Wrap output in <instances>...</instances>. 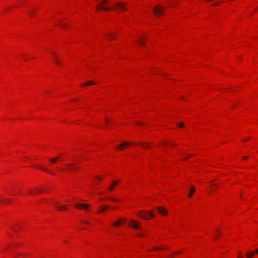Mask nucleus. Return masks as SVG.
I'll return each instance as SVG.
<instances>
[{"mask_svg": "<svg viewBox=\"0 0 258 258\" xmlns=\"http://www.w3.org/2000/svg\"><path fill=\"white\" fill-rule=\"evenodd\" d=\"M100 2V4L96 6V9L98 11H109L112 9L109 7H106L104 5L106 4L108 0H97Z\"/></svg>", "mask_w": 258, "mask_h": 258, "instance_id": "obj_1", "label": "nucleus"}, {"mask_svg": "<svg viewBox=\"0 0 258 258\" xmlns=\"http://www.w3.org/2000/svg\"><path fill=\"white\" fill-rule=\"evenodd\" d=\"M139 216L145 220L149 219V216H150L151 217H154V215L153 213V211H150V212H145V211H141L139 212Z\"/></svg>", "mask_w": 258, "mask_h": 258, "instance_id": "obj_2", "label": "nucleus"}, {"mask_svg": "<svg viewBox=\"0 0 258 258\" xmlns=\"http://www.w3.org/2000/svg\"><path fill=\"white\" fill-rule=\"evenodd\" d=\"M115 7L116 8L115 10L116 11H118L119 10H125L126 9V7L125 6V4L123 3L120 2H116L115 5Z\"/></svg>", "mask_w": 258, "mask_h": 258, "instance_id": "obj_3", "label": "nucleus"}, {"mask_svg": "<svg viewBox=\"0 0 258 258\" xmlns=\"http://www.w3.org/2000/svg\"><path fill=\"white\" fill-rule=\"evenodd\" d=\"M164 8L161 6H157L154 9V12L157 16L162 14L164 13Z\"/></svg>", "mask_w": 258, "mask_h": 258, "instance_id": "obj_4", "label": "nucleus"}, {"mask_svg": "<svg viewBox=\"0 0 258 258\" xmlns=\"http://www.w3.org/2000/svg\"><path fill=\"white\" fill-rule=\"evenodd\" d=\"M130 225L135 229H141V224L136 220H132L130 221Z\"/></svg>", "mask_w": 258, "mask_h": 258, "instance_id": "obj_5", "label": "nucleus"}, {"mask_svg": "<svg viewBox=\"0 0 258 258\" xmlns=\"http://www.w3.org/2000/svg\"><path fill=\"white\" fill-rule=\"evenodd\" d=\"M54 205L55 206V208L58 211H61L63 210H67V207L65 205H59L57 203L54 202Z\"/></svg>", "mask_w": 258, "mask_h": 258, "instance_id": "obj_6", "label": "nucleus"}, {"mask_svg": "<svg viewBox=\"0 0 258 258\" xmlns=\"http://www.w3.org/2000/svg\"><path fill=\"white\" fill-rule=\"evenodd\" d=\"M51 54L52 56L53 60L54 63L58 66H61V62H60L59 59H58V57L57 55V54H56L55 53H53V52H51Z\"/></svg>", "mask_w": 258, "mask_h": 258, "instance_id": "obj_7", "label": "nucleus"}, {"mask_svg": "<svg viewBox=\"0 0 258 258\" xmlns=\"http://www.w3.org/2000/svg\"><path fill=\"white\" fill-rule=\"evenodd\" d=\"M75 207L79 209L87 210L88 208L89 207V205L84 204L77 203L75 205Z\"/></svg>", "mask_w": 258, "mask_h": 258, "instance_id": "obj_8", "label": "nucleus"}, {"mask_svg": "<svg viewBox=\"0 0 258 258\" xmlns=\"http://www.w3.org/2000/svg\"><path fill=\"white\" fill-rule=\"evenodd\" d=\"M157 209L158 212L163 216H166L168 214L167 210L162 207H158Z\"/></svg>", "mask_w": 258, "mask_h": 258, "instance_id": "obj_9", "label": "nucleus"}, {"mask_svg": "<svg viewBox=\"0 0 258 258\" xmlns=\"http://www.w3.org/2000/svg\"><path fill=\"white\" fill-rule=\"evenodd\" d=\"M42 190L41 189H38L37 188H32L30 191H29V194L30 195H34L35 193H40Z\"/></svg>", "mask_w": 258, "mask_h": 258, "instance_id": "obj_10", "label": "nucleus"}, {"mask_svg": "<svg viewBox=\"0 0 258 258\" xmlns=\"http://www.w3.org/2000/svg\"><path fill=\"white\" fill-rule=\"evenodd\" d=\"M118 183V181L117 180L114 181L112 184L110 185V186L108 188V190L110 191H111L113 190L114 187L115 185H116Z\"/></svg>", "mask_w": 258, "mask_h": 258, "instance_id": "obj_11", "label": "nucleus"}, {"mask_svg": "<svg viewBox=\"0 0 258 258\" xmlns=\"http://www.w3.org/2000/svg\"><path fill=\"white\" fill-rule=\"evenodd\" d=\"M106 37L109 39H114L115 35L113 34L111 32H109L108 34H105Z\"/></svg>", "mask_w": 258, "mask_h": 258, "instance_id": "obj_12", "label": "nucleus"}, {"mask_svg": "<svg viewBox=\"0 0 258 258\" xmlns=\"http://www.w3.org/2000/svg\"><path fill=\"white\" fill-rule=\"evenodd\" d=\"M109 208V206L106 205H102L100 207V209L98 210V212L101 213L103 212L106 209Z\"/></svg>", "mask_w": 258, "mask_h": 258, "instance_id": "obj_13", "label": "nucleus"}, {"mask_svg": "<svg viewBox=\"0 0 258 258\" xmlns=\"http://www.w3.org/2000/svg\"><path fill=\"white\" fill-rule=\"evenodd\" d=\"M130 145H131V144L130 143L125 142H124L122 145L118 146V148L120 150H123L124 146H128Z\"/></svg>", "mask_w": 258, "mask_h": 258, "instance_id": "obj_14", "label": "nucleus"}, {"mask_svg": "<svg viewBox=\"0 0 258 258\" xmlns=\"http://www.w3.org/2000/svg\"><path fill=\"white\" fill-rule=\"evenodd\" d=\"M59 157H54V158H50L49 159V161L51 163H55L56 161L58 160Z\"/></svg>", "mask_w": 258, "mask_h": 258, "instance_id": "obj_15", "label": "nucleus"}, {"mask_svg": "<svg viewBox=\"0 0 258 258\" xmlns=\"http://www.w3.org/2000/svg\"><path fill=\"white\" fill-rule=\"evenodd\" d=\"M195 188L194 186H192L190 189V192L188 195L189 197L191 198L192 197L193 194L195 192Z\"/></svg>", "mask_w": 258, "mask_h": 258, "instance_id": "obj_16", "label": "nucleus"}, {"mask_svg": "<svg viewBox=\"0 0 258 258\" xmlns=\"http://www.w3.org/2000/svg\"><path fill=\"white\" fill-rule=\"evenodd\" d=\"M95 83L92 82V81H89V82H87L85 83H84V84H82V86H88V85H93Z\"/></svg>", "mask_w": 258, "mask_h": 258, "instance_id": "obj_17", "label": "nucleus"}, {"mask_svg": "<svg viewBox=\"0 0 258 258\" xmlns=\"http://www.w3.org/2000/svg\"><path fill=\"white\" fill-rule=\"evenodd\" d=\"M254 254V252L253 251H250L249 253H247L246 254V256L247 258H252Z\"/></svg>", "mask_w": 258, "mask_h": 258, "instance_id": "obj_18", "label": "nucleus"}, {"mask_svg": "<svg viewBox=\"0 0 258 258\" xmlns=\"http://www.w3.org/2000/svg\"><path fill=\"white\" fill-rule=\"evenodd\" d=\"M38 167L39 168H40L41 169H42L43 171H46V172H47L50 174H53L52 172H51V171H50L49 170H47V169H46L45 168H44L42 166H39Z\"/></svg>", "mask_w": 258, "mask_h": 258, "instance_id": "obj_19", "label": "nucleus"}, {"mask_svg": "<svg viewBox=\"0 0 258 258\" xmlns=\"http://www.w3.org/2000/svg\"><path fill=\"white\" fill-rule=\"evenodd\" d=\"M120 224H121V221H119L115 222L112 224V225L115 227H118L120 225Z\"/></svg>", "mask_w": 258, "mask_h": 258, "instance_id": "obj_20", "label": "nucleus"}, {"mask_svg": "<svg viewBox=\"0 0 258 258\" xmlns=\"http://www.w3.org/2000/svg\"><path fill=\"white\" fill-rule=\"evenodd\" d=\"M140 144L143 146V147L144 148H150V146L148 145L147 143H140Z\"/></svg>", "mask_w": 258, "mask_h": 258, "instance_id": "obj_21", "label": "nucleus"}, {"mask_svg": "<svg viewBox=\"0 0 258 258\" xmlns=\"http://www.w3.org/2000/svg\"><path fill=\"white\" fill-rule=\"evenodd\" d=\"M138 42L140 43L141 45H144L145 43L143 42L141 38H140L138 40Z\"/></svg>", "mask_w": 258, "mask_h": 258, "instance_id": "obj_22", "label": "nucleus"}, {"mask_svg": "<svg viewBox=\"0 0 258 258\" xmlns=\"http://www.w3.org/2000/svg\"><path fill=\"white\" fill-rule=\"evenodd\" d=\"M68 165L70 167H71V169H76L75 168V164H73V163H70L68 164Z\"/></svg>", "mask_w": 258, "mask_h": 258, "instance_id": "obj_23", "label": "nucleus"}, {"mask_svg": "<svg viewBox=\"0 0 258 258\" xmlns=\"http://www.w3.org/2000/svg\"><path fill=\"white\" fill-rule=\"evenodd\" d=\"M178 126L179 127H183L184 126V124L183 123H180L178 124Z\"/></svg>", "mask_w": 258, "mask_h": 258, "instance_id": "obj_24", "label": "nucleus"}, {"mask_svg": "<svg viewBox=\"0 0 258 258\" xmlns=\"http://www.w3.org/2000/svg\"><path fill=\"white\" fill-rule=\"evenodd\" d=\"M119 221H121V224L122 223L125 222V220L124 219H123V218H120L119 219Z\"/></svg>", "mask_w": 258, "mask_h": 258, "instance_id": "obj_25", "label": "nucleus"}, {"mask_svg": "<svg viewBox=\"0 0 258 258\" xmlns=\"http://www.w3.org/2000/svg\"><path fill=\"white\" fill-rule=\"evenodd\" d=\"M60 26L61 27L63 28V29H66L67 28V27L63 24H60Z\"/></svg>", "mask_w": 258, "mask_h": 258, "instance_id": "obj_26", "label": "nucleus"}, {"mask_svg": "<svg viewBox=\"0 0 258 258\" xmlns=\"http://www.w3.org/2000/svg\"><path fill=\"white\" fill-rule=\"evenodd\" d=\"M95 178H96L97 179H98V180H101L102 179V178L98 176H96L95 177Z\"/></svg>", "mask_w": 258, "mask_h": 258, "instance_id": "obj_27", "label": "nucleus"}, {"mask_svg": "<svg viewBox=\"0 0 258 258\" xmlns=\"http://www.w3.org/2000/svg\"><path fill=\"white\" fill-rule=\"evenodd\" d=\"M111 201H114V202H117V200H116V199H114V198H110V199Z\"/></svg>", "mask_w": 258, "mask_h": 258, "instance_id": "obj_28", "label": "nucleus"}, {"mask_svg": "<svg viewBox=\"0 0 258 258\" xmlns=\"http://www.w3.org/2000/svg\"><path fill=\"white\" fill-rule=\"evenodd\" d=\"M138 235L141 236H146V235L144 233H140Z\"/></svg>", "mask_w": 258, "mask_h": 258, "instance_id": "obj_29", "label": "nucleus"}, {"mask_svg": "<svg viewBox=\"0 0 258 258\" xmlns=\"http://www.w3.org/2000/svg\"><path fill=\"white\" fill-rule=\"evenodd\" d=\"M154 249H155V250H160V249H161V248H159V247H155V248H154Z\"/></svg>", "mask_w": 258, "mask_h": 258, "instance_id": "obj_30", "label": "nucleus"}, {"mask_svg": "<svg viewBox=\"0 0 258 258\" xmlns=\"http://www.w3.org/2000/svg\"><path fill=\"white\" fill-rule=\"evenodd\" d=\"M105 121L106 122V123L107 124H109V120L108 119H105Z\"/></svg>", "mask_w": 258, "mask_h": 258, "instance_id": "obj_31", "label": "nucleus"}, {"mask_svg": "<svg viewBox=\"0 0 258 258\" xmlns=\"http://www.w3.org/2000/svg\"><path fill=\"white\" fill-rule=\"evenodd\" d=\"M219 3H214L213 4V6H217L218 5Z\"/></svg>", "mask_w": 258, "mask_h": 258, "instance_id": "obj_32", "label": "nucleus"}, {"mask_svg": "<svg viewBox=\"0 0 258 258\" xmlns=\"http://www.w3.org/2000/svg\"><path fill=\"white\" fill-rule=\"evenodd\" d=\"M29 15L31 16H32V15H33V12H30L29 13Z\"/></svg>", "mask_w": 258, "mask_h": 258, "instance_id": "obj_33", "label": "nucleus"}, {"mask_svg": "<svg viewBox=\"0 0 258 258\" xmlns=\"http://www.w3.org/2000/svg\"><path fill=\"white\" fill-rule=\"evenodd\" d=\"M83 222L85 223L88 224H89V222H88V221H83Z\"/></svg>", "mask_w": 258, "mask_h": 258, "instance_id": "obj_34", "label": "nucleus"}, {"mask_svg": "<svg viewBox=\"0 0 258 258\" xmlns=\"http://www.w3.org/2000/svg\"><path fill=\"white\" fill-rule=\"evenodd\" d=\"M11 228L13 230L15 231H17V230H16L14 228H13V227H11Z\"/></svg>", "mask_w": 258, "mask_h": 258, "instance_id": "obj_35", "label": "nucleus"}, {"mask_svg": "<svg viewBox=\"0 0 258 258\" xmlns=\"http://www.w3.org/2000/svg\"><path fill=\"white\" fill-rule=\"evenodd\" d=\"M247 158V156H245V157H243V159L244 160L246 159Z\"/></svg>", "mask_w": 258, "mask_h": 258, "instance_id": "obj_36", "label": "nucleus"}, {"mask_svg": "<svg viewBox=\"0 0 258 258\" xmlns=\"http://www.w3.org/2000/svg\"><path fill=\"white\" fill-rule=\"evenodd\" d=\"M211 183H212V185H214V186H215V185H216L215 184H214V183H213V181H211Z\"/></svg>", "mask_w": 258, "mask_h": 258, "instance_id": "obj_37", "label": "nucleus"}, {"mask_svg": "<svg viewBox=\"0 0 258 258\" xmlns=\"http://www.w3.org/2000/svg\"><path fill=\"white\" fill-rule=\"evenodd\" d=\"M255 252L258 254V249L255 251Z\"/></svg>", "mask_w": 258, "mask_h": 258, "instance_id": "obj_38", "label": "nucleus"}, {"mask_svg": "<svg viewBox=\"0 0 258 258\" xmlns=\"http://www.w3.org/2000/svg\"><path fill=\"white\" fill-rule=\"evenodd\" d=\"M24 60H26V61H27L28 59L27 58H24Z\"/></svg>", "mask_w": 258, "mask_h": 258, "instance_id": "obj_39", "label": "nucleus"}, {"mask_svg": "<svg viewBox=\"0 0 258 258\" xmlns=\"http://www.w3.org/2000/svg\"><path fill=\"white\" fill-rule=\"evenodd\" d=\"M138 123L140 124H143V123L142 122H139Z\"/></svg>", "mask_w": 258, "mask_h": 258, "instance_id": "obj_40", "label": "nucleus"}]
</instances>
